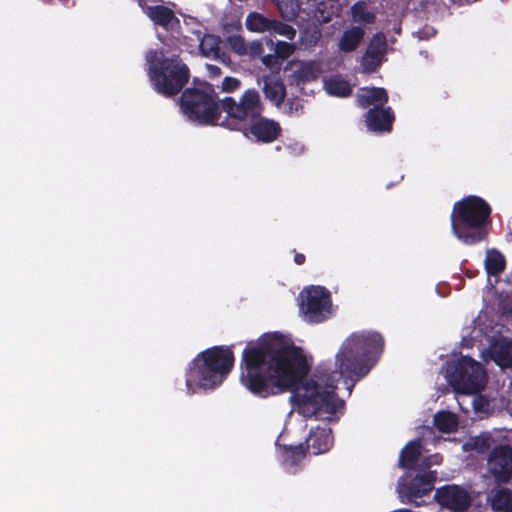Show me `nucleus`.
<instances>
[{
  "label": "nucleus",
  "mask_w": 512,
  "mask_h": 512,
  "mask_svg": "<svg viewBox=\"0 0 512 512\" xmlns=\"http://www.w3.org/2000/svg\"><path fill=\"white\" fill-rule=\"evenodd\" d=\"M382 337L375 332L354 333L336 354L335 368L340 377L357 380L366 375L382 350Z\"/></svg>",
  "instance_id": "obj_2"
},
{
  "label": "nucleus",
  "mask_w": 512,
  "mask_h": 512,
  "mask_svg": "<svg viewBox=\"0 0 512 512\" xmlns=\"http://www.w3.org/2000/svg\"><path fill=\"white\" fill-rule=\"evenodd\" d=\"M249 131L257 141L269 143L278 138L281 127L276 121L261 117L253 121Z\"/></svg>",
  "instance_id": "obj_17"
},
{
  "label": "nucleus",
  "mask_w": 512,
  "mask_h": 512,
  "mask_svg": "<svg viewBox=\"0 0 512 512\" xmlns=\"http://www.w3.org/2000/svg\"><path fill=\"white\" fill-rule=\"evenodd\" d=\"M386 51V38L382 34L375 35L371 40L366 53L363 57V67L366 71H373L379 67L383 61V55Z\"/></svg>",
  "instance_id": "obj_18"
},
{
  "label": "nucleus",
  "mask_w": 512,
  "mask_h": 512,
  "mask_svg": "<svg viewBox=\"0 0 512 512\" xmlns=\"http://www.w3.org/2000/svg\"><path fill=\"white\" fill-rule=\"evenodd\" d=\"M294 260L298 265H300L305 261V256L303 254H296Z\"/></svg>",
  "instance_id": "obj_40"
},
{
  "label": "nucleus",
  "mask_w": 512,
  "mask_h": 512,
  "mask_svg": "<svg viewBox=\"0 0 512 512\" xmlns=\"http://www.w3.org/2000/svg\"><path fill=\"white\" fill-rule=\"evenodd\" d=\"M206 68H207L208 76L210 78H215V77H218L221 75V72H222L221 68L216 65L207 64Z\"/></svg>",
  "instance_id": "obj_38"
},
{
  "label": "nucleus",
  "mask_w": 512,
  "mask_h": 512,
  "mask_svg": "<svg viewBox=\"0 0 512 512\" xmlns=\"http://www.w3.org/2000/svg\"><path fill=\"white\" fill-rule=\"evenodd\" d=\"M458 403L464 412H469V407L466 406L469 404L472 406L474 412L480 415L487 414L490 408L488 400L483 396L470 398L469 395H465L462 400L458 399Z\"/></svg>",
  "instance_id": "obj_26"
},
{
  "label": "nucleus",
  "mask_w": 512,
  "mask_h": 512,
  "mask_svg": "<svg viewBox=\"0 0 512 512\" xmlns=\"http://www.w3.org/2000/svg\"><path fill=\"white\" fill-rule=\"evenodd\" d=\"M435 498L441 506L452 512L463 511L471 503L470 494L457 485H447L438 489Z\"/></svg>",
  "instance_id": "obj_15"
},
{
  "label": "nucleus",
  "mask_w": 512,
  "mask_h": 512,
  "mask_svg": "<svg viewBox=\"0 0 512 512\" xmlns=\"http://www.w3.org/2000/svg\"><path fill=\"white\" fill-rule=\"evenodd\" d=\"M488 471L497 482H508L512 479V448L496 447L488 459Z\"/></svg>",
  "instance_id": "obj_14"
},
{
  "label": "nucleus",
  "mask_w": 512,
  "mask_h": 512,
  "mask_svg": "<svg viewBox=\"0 0 512 512\" xmlns=\"http://www.w3.org/2000/svg\"><path fill=\"white\" fill-rule=\"evenodd\" d=\"M332 436L330 429L317 428L311 432L307 439L309 449L313 450L314 454H321L329 450L332 445Z\"/></svg>",
  "instance_id": "obj_20"
},
{
  "label": "nucleus",
  "mask_w": 512,
  "mask_h": 512,
  "mask_svg": "<svg viewBox=\"0 0 512 512\" xmlns=\"http://www.w3.org/2000/svg\"><path fill=\"white\" fill-rule=\"evenodd\" d=\"M261 111L260 96L255 90L246 91L239 102L226 97V114L237 123L248 117L255 119Z\"/></svg>",
  "instance_id": "obj_11"
},
{
  "label": "nucleus",
  "mask_w": 512,
  "mask_h": 512,
  "mask_svg": "<svg viewBox=\"0 0 512 512\" xmlns=\"http://www.w3.org/2000/svg\"><path fill=\"white\" fill-rule=\"evenodd\" d=\"M267 45H274L275 54L282 60L287 59L295 52V45L284 41L274 43L271 38L266 39Z\"/></svg>",
  "instance_id": "obj_32"
},
{
  "label": "nucleus",
  "mask_w": 512,
  "mask_h": 512,
  "mask_svg": "<svg viewBox=\"0 0 512 512\" xmlns=\"http://www.w3.org/2000/svg\"><path fill=\"white\" fill-rule=\"evenodd\" d=\"M227 45L239 55L248 53L247 44L244 43L242 38H229L226 40V46Z\"/></svg>",
  "instance_id": "obj_34"
},
{
  "label": "nucleus",
  "mask_w": 512,
  "mask_h": 512,
  "mask_svg": "<svg viewBox=\"0 0 512 512\" xmlns=\"http://www.w3.org/2000/svg\"><path fill=\"white\" fill-rule=\"evenodd\" d=\"M225 359H226V370L228 369V367L230 365H232V362H233V359L230 355V353L226 350V356H225Z\"/></svg>",
  "instance_id": "obj_41"
},
{
  "label": "nucleus",
  "mask_w": 512,
  "mask_h": 512,
  "mask_svg": "<svg viewBox=\"0 0 512 512\" xmlns=\"http://www.w3.org/2000/svg\"><path fill=\"white\" fill-rule=\"evenodd\" d=\"M248 53L251 56H258L263 53L262 43L259 41H253L247 45Z\"/></svg>",
  "instance_id": "obj_37"
},
{
  "label": "nucleus",
  "mask_w": 512,
  "mask_h": 512,
  "mask_svg": "<svg viewBox=\"0 0 512 512\" xmlns=\"http://www.w3.org/2000/svg\"><path fill=\"white\" fill-rule=\"evenodd\" d=\"M272 19H268L260 13H250L246 19L248 30L257 33L271 32Z\"/></svg>",
  "instance_id": "obj_27"
},
{
  "label": "nucleus",
  "mask_w": 512,
  "mask_h": 512,
  "mask_svg": "<svg viewBox=\"0 0 512 512\" xmlns=\"http://www.w3.org/2000/svg\"><path fill=\"white\" fill-rule=\"evenodd\" d=\"M435 479L436 473L429 471L417 475L411 485L400 483L398 488L399 496L403 502L405 501L404 498H406L407 502L414 503L416 506L423 505L424 501L421 499L432 491Z\"/></svg>",
  "instance_id": "obj_12"
},
{
  "label": "nucleus",
  "mask_w": 512,
  "mask_h": 512,
  "mask_svg": "<svg viewBox=\"0 0 512 512\" xmlns=\"http://www.w3.org/2000/svg\"><path fill=\"white\" fill-rule=\"evenodd\" d=\"M224 379V345L198 353L185 372L187 393L208 394L221 386Z\"/></svg>",
  "instance_id": "obj_5"
},
{
  "label": "nucleus",
  "mask_w": 512,
  "mask_h": 512,
  "mask_svg": "<svg viewBox=\"0 0 512 512\" xmlns=\"http://www.w3.org/2000/svg\"><path fill=\"white\" fill-rule=\"evenodd\" d=\"M146 14L154 24L161 26L168 33L160 37L163 45L169 48L167 52L182 51V45L188 36L182 35L181 22L173 10L164 5H154L147 7Z\"/></svg>",
  "instance_id": "obj_10"
},
{
  "label": "nucleus",
  "mask_w": 512,
  "mask_h": 512,
  "mask_svg": "<svg viewBox=\"0 0 512 512\" xmlns=\"http://www.w3.org/2000/svg\"><path fill=\"white\" fill-rule=\"evenodd\" d=\"M364 32L359 27H354L344 32L339 41V49L343 52L354 51L363 38Z\"/></svg>",
  "instance_id": "obj_22"
},
{
  "label": "nucleus",
  "mask_w": 512,
  "mask_h": 512,
  "mask_svg": "<svg viewBox=\"0 0 512 512\" xmlns=\"http://www.w3.org/2000/svg\"><path fill=\"white\" fill-rule=\"evenodd\" d=\"M432 459L434 464H439L441 462V457L439 455H434Z\"/></svg>",
  "instance_id": "obj_42"
},
{
  "label": "nucleus",
  "mask_w": 512,
  "mask_h": 512,
  "mask_svg": "<svg viewBox=\"0 0 512 512\" xmlns=\"http://www.w3.org/2000/svg\"><path fill=\"white\" fill-rule=\"evenodd\" d=\"M505 264V258L500 252L496 250H489L487 252L485 268L489 277L498 276L504 270Z\"/></svg>",
  "instance_id": "obj_23"
},
{
  "label": "nucleus",
  "mask_w": 512,
  "mask_h": 512,
  "mask_svg": "<svg viewBox=\"0 0 512 512\" xmlns=\"http://www.w3.org/2000/svg\"><path fill=\"white\" fill-rule=\"evenodd\" d=\"M246 386L263 397L286 392L294 409L304 417L332 420L342 407L335 396V386L324 384L320 376L302 379L309 372L303 351L278 334H268L244 352Z\"/></svg>",
  "instance_id": "obj_1"
},
{
  "label": "nucleus",
  "mask_w": 512,
  "mask_h": 512,
  "mask_svg": "<svg viewBox=\"0 0 512 512\" xmlns=\"http://www.w3.org/2000/svg\"><path fill=\"white\" fill-rule=\"evenodd\" d=\"M489 501L495 512H512V494L508 489L492 491Z\"/></svg>",
  "instance_id": "obj_21"
},
{
  "label": "nucleus",
  "mask_w": 512,
  "mask_h": 512,
  "mask_svg": "<svg viewBox=\"0 0 512 512\" xmlns=\"http://www.w3.org/2000/svg\"><path fill=\"white\" fill-rule=\"evenodd\" d=\"M264 93L268 99L279 104L285 97V86L282 81L278 79L266 78L264 82Z\"/></svg>",
  "instance_id": "obj_24"
},
{
  "label": "nucleus",
  "mask_w": 512,
  "mask_h": 512,
  "mask_svg": "<svg viewBox=\"0 0 512 512\" xmlns=\"http://www.w3.org/2000/svg\"><path fill=\"white\" fill-rule=\"evenodd\" d=\"M271 32L286 37L290 40H292L296 35V30L291 25L280 22L278 20H272Z\"/></svg>",
  "instance_id": "obj_33"
},
{
  "label": "nucleus",
  "mask_w": 512,
  "mask_h": 512,
  "mask_svg": "<svg viewBox=\"0 0 512 512\" xmlns=\"http://www.w3.org/2000/svg\"><path fill=\"white\" fill-rule=\"evenodd\" d=\"M484 361L492 360L501 368L512 365V341L507 337L494 338L490 347L482 352Z\"/></svg>",
  "instance_id": "obj_16"
},
{
  "label": "nucleus",
  "mask_w": 512,
  "mask_h": 512,
  "mask_svg": "<svg viewBox=\"0 0 512 512\" xmlns=\"http://www.w3.org/2000/svg\"><path fill=\"white\" fill-rule=\"evenodd\" d=\"M360 106L374 108L366 115V122L369 129L374 131H390L394 121V115L390 108L380 109L379 107L388 101V94L383 88H361L357 94Z\"/></svg>",
  "instance_id": "obj_8"
},
{
  "label": "nucleus",
  "mask_w": 512,
  "mask_h": 512,
  "mask_svg": "<svg viewBox=\"0 0 512 512\" xmlns=\"http://www.w3.org/2000/svg\"><path fill=\"white\" fill-rule=\"evenodd\" d=\"M146 62L152 88L165 98L182 93L190 80V68L179 54L168 56L163 49H151L146 53Z\"/></svg>",
  "instance_id": "obj_3"
},
{
  "label": "nucleus",
  "mask_w": 512,
  "mask_h": 512,
  "mask_svg": "<svg viewBox=\"0 0 512 512\" xmlns=\"http://www.w3.org/2000/svg\"><path fill=\"white\" fill-rule=\"evenodd\" d=\"M490 207L479 197L469 196L455 203L451 216L452 231L465 244H473L485 237L482 226L487 222Z\"/></svg>",
  "instance_id": "obj_6"
},
{
  "label": "nucleus",
  "mask_w": 512,
  "mask_h": 512,
  "mask_svg": "<svg viewBox=\"0 0 512 512\" xmlns=\"http://www.w3.org/2000/svg\"><path fill=\"white\" fill-rule=\"evenodd\" d=\"M286 69L292 70L293 77L299 82L313 81L318 77L320 73L318 64L312 61H290L287 64Z\"/></svg>",
  "instance_id": "obj_19"
},
{
  "label": "nucleus",
  "mask_w": 512,
  "mask_h": 512,
  "mask_svg": "<svg viewBox=\"0 0 512 512\" xmlns=\"http://www.w3.org/2000/svg\"><path fill=\"white\" fill-rule=\"evenodd\" d=\"M262 63L269 69L279 70L281 63L279 61V57L275 55H265L262 57Z\"/></svg>",
  "instance_id": "obj_35"
},
{
  "label": "nucleus",
  "mask_w": 512,
  "mask_h": 512,
  "mask_svg": "<svg viewBox=\"0 0 512 512\" xmlns=\"http://www.w3.org/2000/svg\"><path fill=\"white\" fill-rule=\"evenodd\" d=\"M272 1L276 4L282 18L287 21L294 20L300 11V4H299L298 0H272Z\"/></svg>",
  "instance_id": "obj_28"
},
{
  "label": "nucleus",
  "mask_w": 512,
  "mask_h": 512,
  "mask_svg": "<svg viewBox=\"0 0 512 512\" xmlns=\"http://www.w3.org/2000/svg\"><path fill=\"white\" fill-rule=\"evenodd\" d=\"M305 455V451L302 446L292 447L287 451V459L292 463H296L302 459Z\"/></svg>",
  "instance_id": "obj_36"
},
{
  "label": "nucleus",
  "mask_w": 512,
  "mask_h": 512,
  "mask_svg": "<svg viewBox=\"0 0 512 512\" xmlns=\"http://www.w3.org/2000/svg\"><path fill=\"white\" fill-rule=\"evenodd\" d=\"M446 378L454 390L464 395H471L484 388L487 376L480 363L470 357H462L450 363Z\"/></svg>",
  "instance_id": "obj_7"
},
{
  "label": "nucleus",
  "mask_w": 512,
  "mask_h": 512,
  "mask_svg": "<svg viewBox=\"0 0 512 512\" xmlns=\"http://www.w3.org/2000/svg\"><path fill=\"white\" fill-rule=\"evenodd\" d=\"M194 38L189 37L184 41L182 48L192 52L194 48H199L201 54L207 58L220 59L224 63V58L221 57L220 37L213 34H203L201 30H193Z\"/></svg>",
  "instance_id": "obj_13"
},
{
  "label": "nucleus",
  "mask_w": 512,
  "mask_h": 512,
  "mask_svg": "<svg viewBox=\"0 0 512 512\" xmlns=\"http://www.w3.org/2000/svg\"><path fill=\"white\" fill-rule=\"evenodd\" d=\"M325 89L328 94L345 97L350 95L352 91L351 85L342 77L334 76L325 82Z\"/></svg>",
  "instance_id": "obj_25"
},
{
  "label": "nucleus",
  "mask_w": 512,
  "mask_h": 512,
  "mask_svg": "<svg viewBox=\"0 0 512 512\" xmlns=\"http://www.w3.org/2000/svg\"><path fill=\"white\" fill-rule=\"evenodd\" d=\"M353 21L361 24L371 23L374 20V14L363 2H358L352 7Z\"/></svg>",
  "instance_id": "obj_31"
},
{
  "label": "nucleus",
  "mask_w": 512,
  "mask_h": 512,
  "mask_svg": "<svg viewBox=\"0 0 512 512\" xmlns=\"http://www.w3.org/2000/svg\"><path fill=\"white\" fill-rule=\"evenodd\" d=\"M420 456V443L417 441L410 442L403 450L400 456V464L402 467H410Z\"/></svg>",
  "instance_id": "obj_30"
},
{
  "label": "nucleus",
  "mask_w": 512,
  "mask_h": 512,
  "mask_svg": "<svg viewBox=\"0 0 512 512\" xmlns=\"http://www.w3.org/2000/svg\"><path fill=\"white\" fill-rule=\"evenodd\" d=\"M435 426L442 432L449 433L458 425L457 417L450 412H440L434 417Z\"/></svg>",
  "instance_id": "obj_29"
},
{
  "label": "nucleus",
  "mask_w": 512,
  "mask_h": 512,
  "mask_svg": "<svg viewBox=\"0 0 512 512\" xmlns=\"http://www.w3.org/2000/svg\"><path fill=\"white\" fill-rule=\"evenodd\" d=\"M299 311L308 322H321L332 314L330 292L321 286H310L299 294Z\"/></svg>",
  "instance_id": "obj_9"
},
{
  "label": "nucleus",
  "mask_w": 512,
  "mask_h": 512,
  "mask_svg": "<svg viewBox=\"0 0 512 512\" xmlns=\"http://www.w3.org/2000/svg\"><path fill=\"white\" fill-rule=\"evenodd\" d=\"M225 126H226V128H230V129H237L238 128L237 124L231 125L230 123H228L227 120H226Z\"/></svg>",
  "instance_id": "obj_43"
},
{
  "label": "nucleus",
  "mask_w": 512,
  "mask_h": 512,
  "mask_svg": "<svg viewBox=\"0 0 512 512\" xmlns=\"http://www.w3.org/2000/svg\"><path fill=\"white\" fill-rule=\"evenodd\" d=\"M239 85L240 82L237 79L226 77V92L237 89Z\"/></svg>",
  "instance_id": "obj_39"
},
{
  "label": "nucleus",
  "mask_w": 512,
  "mask_h": 512,
  "mask_svg": "<svg viewBox=\"0 0 512 512\" xmlns=\"http://www.w3.org/2000/svg\"><path fill=\"white\" fill-rule=\"evenodd\" d=\"M220 103L224 106V100L219 99L214 85L198 78H193L191 85L178 98L183 115L201 126L217 124L221 117Z\"/></svg>",
  "instance_id": "obj_4"
}]
</instances>
